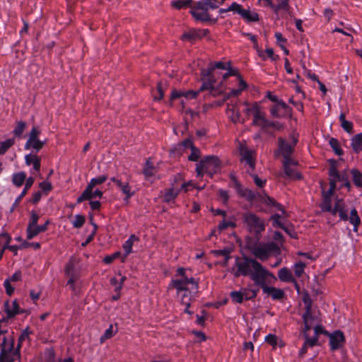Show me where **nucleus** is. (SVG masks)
<instances>
[{
    "instance_id": "43",
    "label": "nucleus",
    "mask_w": 362,
    "mask_h": 362,
    "mask_svg": "<svg viewBox=\"0 0 362 362\" xmlns=\"http://www.w3.org/2000/svg\"><path fill=\"white\" fill-rule=\"evenodd\" d=\"M155 172L156 170L153 165V163L149 160H148L146 163V165L143 170L144 175L146 176V177L148 178L154 175Z\"/></svg>"
},
{
    "instance_id": "60",
    "label": "nucleus",
    "mask_w": 362,
    "mask_h": 362,
    "mask_svg": "<svg viewBox=\"0 0 362 362\" xmlns=\"http://www.w3.org/2000/svg\"><path fill=\"white\" fill-rule=\"evenodd\" d=\"M234 226H235V224L233 223L223 220L218 226V229L219 230H223L228 227H234Z\"/></svg>"
},
{
    "instance_id": "63",
    "label": "nucleus",
    "mask_w": 362,
    "mask_h": 362,
    "mask_svg": "<svg viewBox=\"0 0 362 362\" xmlns=\"http://www.w3.org/2000/svg\"><path fill=\"white\" fill-rule=\"evenodd\" d=\"M218 195H219V197L221 198V199L222 200V202L226 204L228 199H229V196H228V192L226 191V190H223V189H219L218 190Z\"/></svg>"
},
{
    "instance_id": "5",
    "label": "nucleus",
    "mask_w": 362,
    "mask_h": 362,
    "mask_svg": "<svg viewBox=\"0 0 362 362\" xmlns=\"http://www.w3.org/2000/svg\"><path fill=\"white\" fill-rule=\"evenodd\" d=\"M247 247L251 254L261 261L267 260L273 254L279 255L280 250L274 242L258 243L253 242L250 238L247 241Z\"/></svg>"
},
{
    "instance_id": "42",
    "label": "nucleus",
    "mask_w": 362,
    "mask_h": 362,
    "mask_svg": "<svg viewBox=\"0 0 362 362\" xmlns=\"http://www.w3.org/2000/svg\"><path fill=\"white\" fill-rule=\"evenodd\" d=\"M107 176L106 175H101L97 177L92 178L88 185V189H90L91 187H95L96 185H99L103 184L107 180Z\"/></svg>"
},
{
    "instance_id": "34",
    "label": "nucleus",
    "mask_w": 362,
    "mask_h": 362,
    "mask_svg": "<svg viewBox=\"0 0 362 362\" xmlns=\"http://www.w3.org/2000/svg\"><path fill=\"white\" fill-rule=\"evenodd\" d=\"M138 240V238L135 235H131L123 245L125 255H128L132 252V245L135 241Z\"/></svg>"
},
{
    "instance_id": "51",
    "label": "nucleus",
    "mask_w": 362,
    "mask_h": 362,
    "mask_svg": "<svg viewBox=\"0 0 362 362\" xmlns=\"http://www.w3.org/2000/svg\"><path fill=\"white\" fill-rule=\"evenodd\" d=\"M304 337L305 338L304 343H305L308 346L313 347L317 344L318 337H315V335L312 337H310L308 332H304Z\"/></svg>"
},
{
    "instance_id": "59",
    "label": "nucleus",
    "mask_w": 362,
    "mask_h": 362,
    "mask_svg": "<svg viewBox=\"0 0 362 362\" xmlns=\"http://www.w3.org/2000/svg\"><path fill=\"white\" fill-rule=\"evenodd\" d=\"M193 188H197V187L192 183V182L189 181L182 184L181 188L180 189L187 192V191ZM197 189H199L200 188L197 187Z\"/></svg>"
},
{
    "instance_id": "12",
    "label": "nucleus",
    "mask_w": 362,
    "mask_h": 362,
    "mask_svg": "<svg viewBox=\"0 0 362 362\" xmlns=\"http://www.w3.org/2000/svg\"><path fill=\"white\" fill-rule=\"evenodd\" d=\"M297 138L294 135L289 136V141L286 142L283 138H279V151L282 154L284 160H291V155L294 146L297 144Z\"/></svg>"
},
{
    "instance_id": "52",
    "label": "nucleus",
    "mask_w": 362,
    "mask_h": 362,
    "mask_svg": "<svg viewBox=\"0 0 362 362\" xmlns=\"http://www.w3.org/2000/svg\"><path fill=\"white\" fill-rule=\"evenodd\" d=\"M85 223V217L80 214H77L75 216V218L72 222V225L76 228H79L82 227V226Z\"/></svg>"
},
{
    "instance_id": "32",
    "label": "nucleus",
    "mask_w": 362,
    "mask_h": 362,
    "mask_svg": "<svg viewBox=\"0 0 362 362\" xmlns=\"http://www.w3.org/2000/svg\"><path fill=\"white\" fill-rule=\"evenodd\" d=\"M192 0H174L171 1V5L176 9H182L193 6Z\"/></svg>"
},
{
    "instance_id": "55",
    "label": "nucleus",
    "mask_w": 362,
    "mask_h": 362,
    "mask_svg": "<svg viewBox=\"0 0 362 362\" xmlns=\"http://www.w3.org/2000/svg\"><path fill=\"white\" fill-rule=\"evenodd\" d=\"M265 341L273 347H275L278 345L279 339L274 334H268L265 337Z\"/></svg>"
},
{
    "instance_id": "21",
    "label": "nucleus",
    "mask_w": 362,
    "mask_h": 362,
    "mask_svg": "<svg viewBox=\"0 0 362 362\" xmlns=\"http://www.w3.org/2000/svg\"><path fill=\"white\" fill-rule=\"evenodd\" d=\"M49 223V221H47L45 224L38 226L37 224L32 226H28L27 228V239L31 240L34 237L37 236L39 233L45 232L47 229V226Z\"/></svg>"
},
{
    "instance_id": "48",
    "label": "nucleus",
    "mask_w": 362,
    "mask_h": 362,
    "mask_svg": "<svg viewBox=\"0 0 362 362\" xmlns=\"http://www.w3.org/2000/svg\"><path fill=\"white\" fill-rule=\"evenodd\" d=\"M329 144L337 155L341 156L343 153L337 139L331 138L329 141Z\"/></svg>"
},
{
    "instance_id": "7",
    "label": "nucleus",
    "mask_w": 362,
    "mask_h": 362,
    "mask_svg": "<svg viewBox=\"0 0 362 362\" xmlns=\"http://www.w3.org/2000/svg\"><path fill=\"white\" fill-rule=\"evenodd\" d=\"M220 160L216 156H206L197 165L196 172L198 177L208 174L212 177L213 175L216 173L220 169Z\"/></svg>"
},
{
    "instance_id": "36",
    "label": "nucleus",
    "mask_w": 362,
    "mask_h": 362,
    "mask_svg": "<svg viewBox=\"0 0 362 362\" xmlns=\"http://www.w3.org/2000/svg\"><path fill=\"white\" fill-rule=\"evenodd\" d=\"M348 219H349L350 223L354 225V230L356 232L358 230V226L361 223V219L358 215L357 211L355 209H353L351 211L350 217H348Z\"/></svg>"
},
{
    "instance_id": "28",
    "label": "nucleus",
    "mask_w": 362,
    "mask_h": 362,
    "mask_svg": "<svg viewBox=\"0 0 362 362\" xmlns=\"http://www.w3.org/2000/svg\"><path fill=\"white\" fill-rule=\"evenodd\" d=\"M201 33V30H190L187 33H184L182 35V38L183 40H194L197 38L201 37L202 35H207L208 31L204 30L202 31V33Z\"/></svg>"
},
{
    "instance_id": "25",
    "label": "nucleus",
    "mask_w": 362,
    "mask_h": 362,
    "mask_svg": "<svg viewBox=\"0 0 362 362\" xmlns=\"http://www.w3.org/2000/svg\"><path fill=\"white\" fill-rule=\"evenodd\" d=\"M211 68H214L216 70L226 71V72L222 74L223 81L227 78L228 76L235 74L234 72L230 69V64L229 62L227 64L222 62H216L214 65L212 66Z\"/></svg>"
},
{
    "instance_id": "61",
    "label": "nucleus",
    "mask_w": 362,
    "mask_h": 362,
    "mask_svg": "<svg viewBox=\"0 0 362 362\" xmlns=\"http://www.w3.org/2000/svg\"><path fill=\"white\" fill-rule=\"evenodd\" d=\"M157 92L158 95H153L154 100H161L164 95V90L160 83H158L157 85Z\"/></svg>"
},
{
    "instance_id": "26",
    "label": "nucleus",
    "mask_w": 362,
    "mask_h": 362,
    "mask_svg": "<svg viewBox=\"0 0 362 362\" xmlns=\"http://www.w3.org/2000/svg\"><path fill=\"white\" fill-rule=\"evenodd\" d=\"M278 277L283 282H294V277L287 267H283L279 270Z\"/></svg>"
},
{
    "instance_id": "1",
    "label": "nucleus",
    "mask_w": 362,
    "mask_h": 362,
    "mask_svg": "<svg viewBox=\"0 0 362 362\" xmlns=\"http://www.w3.org/2000/svg\"><path fill=\"white\" fill-rule=\"evenodd\" d=\"M235 266L238 269L234 273L235 276H249L255 285L261 287L263 293L271 296L272 299L281 300L284 298L283 290L267 286L269 284H274L276 281L275 275L255 259L244 257L242 260H236Z\"/></svg>"
},
{
    "instance_id": "47",
    "label": "nucleus",
    "mask_w": 362,
    "mask_h": 362,
    "mask_svg": "<svg viewBox=\"0 0 362 362\" xmlns=\"http://www.w3.org/2000/svg\"><path fill=\"white\" fill-rule=\"evenodd\" d=\"M305 266H306V264L302 262H296L293 265V271H294L295 275L297 277H300L303 275V274L304 273V269H305Z\"/></svg>"
},
{
    "instance_id": "11",
    "label": "nucleus",
    "mask_w": 362,
    "mask_h": 362,
    "mask_svg": "<svg viewBox=\"0 0 362 362\" xmlns=\"http://www.w3.org/2000/svg\"><path fill=\"white\" fill-rule=\"evenodd\" d=\"M239 151L241 161L248 165L247 171L251 174L255 167V151L248 148L245 144H240Z\"/></svg>"
},
{
    "instance_id": "41",
    "label": "nucleus",
    "mask_w": 362,
    "mask_h": 362,
    "mask_svg": "<svg viewBox=\"0 0 362 362\" xmlns=\"http://www.w3.org/2000/svg\"><path fill=\"white\" fill-rule=\"evenodd\" d=\"M339 120L341 122V125L342 128L347 132L351 133L353 129L352 122L346 120L345 115L344 113H341L339 115Z\"/></svg>"
},
{
    "instance_id": "53",
    "label": "nucleus",
    "mask_w": 362,
    "mask_h": 362,
    "mask_svg": "<svg viewBox=\"0 0 362 362\" xmlns=\"http://www.w3.org/2000/svg\"><path fill=\"white\" fill-rule=\"evenodd\" d=\"M267 123L262 126V129H267L269 127H274L276 130L280 131L284 128V125L278 122H270L267 119Z\"/></svg>"
},
{
    "instance_id": "14",
    "label": "nucleus",
    "mask_w": 362,
    "mask_h": 362,
    "mask_svg": "<svg viewBox=\"0 0 362 362\" xmlns=\"http://www.w3.org/2000/svg\"><path fill=\"white\" fill-rule=\"evenodd\" d=\"M40 134V131L38 129V128L33 127L30 132L29 134V138L25 145V148L26 149H29L30 148L39 151L40 150L43 146L46 144L47 140L40 141L38 139V136Z\"/></svg>"
},
{
    "instance_id": "20",
    "label": "nucleus",
    "mask_w": 362,
    "mask_h": 362,
    "mask_svg": "<svg viewBox=\"0 0 362 362\" xmlns=\"http://www.w3.org/2000/svg\"><path fill=\"white\" fill-rule=\"evenodd\" d=\"M344 342V336L341 332L337 331L329 335V344L332 350L341 348Z\"/></svg>"
},
{
    "instance_id": "4",
    "label": "nucleus",
    "mask_w": 362,
    "mask_h": 362,
    "mask_svg": "<svg viewBox=\"0 0 362 362\" xmlns=\"http://www.w3.org/2000/svg\"><path fill=\"white\" fill-rule=\"evenodd\" d=\"M334 182H331L329 188L327 191L322 189V201L320 207L323 211H328L335 215L339 214L340 218L343 221L348 220L347 210L345 209V204L342 199L337 198L334 202V206H332V198L334 193Z\"/></svg>"
},
{
    "instance_id": "19",
    "label": "nucleus",
    "mask_w": 362,
    "mask_h": 362,
    "mask_svg": "<svg viewBox=\"0 0 362 362\" xmlns=\"http://www.w3.org/2000/svg\"><path fill=\"white\" fill-rule=\"evenodd\" d=\"M296 163L291 160H284V173L289 178L299 180L301 178V175L296 171V168L293 167L296 165Z\"/></svg>"
},
{
    "instance_id": "57",
    "label": "nucleus",
    "mask_w": 362,
    "mask_h": 362,
    "mask_svg": "<svg viewBox=\"0 0 362 362\" xmlns=\"http://www.w3.org/2000/svg\"><path fill=\"white\" fill-rule=\"evenodd\" d=\"M191 154L189 156L188 159L192 161H197L199 156H200V152L198 148H197L195 146L191 148Z\"/></svg>"
},
{
    "instance_id": "54",
    "label": "nucleus",
    "mask_w": 362,
    "mask_h": 362,
    "mask_svg": "<svg viewBox=\"0 0 362 362\" xmlns=\"http://www.w3.org/2000/svg\"><path fill=\"white\" fill-rule=\"evenodd\" d=\"M231 299L235 303H240L243 301L244 296L240 291H233L230 293Z\"/></svg>"
},
{
    "instance_id": "33",
    "label": "nucleus",
    "mask_w": 362,
    "mask_h": 362,
    "mask_svg": "<svg viewBox=\"0 0 362 362\" xmlns=\"http://www.w3.org/2000/svg\"><path fill=\"white\" fill-rule=\"evenodd\" d=\"M26 179V174L24 172L14 173L12 176V182L13 185L18 187L22 186Z\"/></svg>"
},
{
    "instance_id": "30",
    "label": "nucleus",
    "mask_w": 362,
    "mask_h": 362,
    "mask_svg": "<svg viewBox=\"0 0 362 362\" xmlns=\"http://www.w3.org/2000/svg\"><path fill=\"white\" fill-rule=\"evenodd\" d=\"M5 310L9 317H12L19 313L18 304L16 300L5 303Z\"/></svg>"
},
{
    "instance_id": "46",
    "label": "nucleus",
    "mask_w": 362,
    "mask_h": 362,
    "mask_svg": "<svg viewBox=\"0 0 362 362\" xmlns=\"http://www.w3.org/2000/svg\"><path fill=\"white\" fill-rule=\"evenodd\" d=\"M33 183H34L33 177H30L26 180L25 187H24L23 192H21V194H20V196L16 199V203H18L21 201V199L23 198V197H24L25 195V194L27 193V191L33 185Z\"/></svg>"
},
{
    "instance_id": "56",
    "label": "nucleus",
    "mask_w": 362,
    "mask_h": 362,
    "mask_svg": "<svg viewBox=\"0 0 362 362\" xmlns=\"http://www.w3.org/2000/svg\"><path fill=\"white\" fill-rule=\"evenodd\" d=\"M25 128V123L23 122H21V121L18 122L17 123V126L16 127V128L13 130L14 135H16L17 136H20L22 134V133L23 132Z\"/></svg>"
},
{
    "instance_id": "37",
    "label": "nucleus",
    "mask_w": 362,
    "mask_h": 362,
    "mask_svg": "<svg viewBox=\"0 0 362 362\" xmlns=\"http://www.w3.org/2000/svg\"><path fill=\"white\" fill-rule=\"evenodd\" d=\"M354 151L358 153L362 150V133L356 135L351 140Z\"/></svg>"
},
{
    "instance_id": "50",
    "label": "nucleus",
    "mask_w": 362,
    "mask_h": 362,
    "mask_svg": "<svg viewBox=\"0 0 362 362\" xmlns=\"http://www.w3.org/2000/svg\"><path fill=\"white\" fill-rule=\"evenodd\" d=\"M115 333L116 332L113 331V326L111 325L109 328L105 330L103 335L101 336L100 339V343H103L105 340L112 338Z\"/></svg>"
},
{
    "instance_id": "38",
    "label": "nucleus",
    "mask_w": 362,
    "mask_h": 362,
    "mask_svg": "<svg viewBox=\"0 0 362 362\" xmlns=\"http://www.w3.org/2000/svg\"><path fill=\"white\" fill-rule=\"evenodd\" d=\"M76 264H77V262H76V259H74V257L70 258V259L69 260V262L65 267V273H66V276L78 274V273L75 269Z\"/></svg>"
},
{
    "instance_id": "27",
    "label": "nucleus",
    "mask_w": 362,
    "mask_h": 362,
    "mask_svg": "<svg viewBox=\"0 0 362 362\" xmlns=\"http://www.w3.org/2000/svg\"><path fill=\"white\" fill-rule=\"evenodd\" d=\"M25 163L28 165H33V170L39 172L40 169V159L36 155L28 154L25 156Z\"/></svg>"
},
{
    "instance_id": "62",
    "label": "nucleus",
    "mask_w": 362,
    "mask_h": 362,
    "mask_svg": "<svg viewBox=\"0 0 362 362\" xmlns=\"http://www.w3.org/2000/svg\"><path fill=\"white\" fill-rule=\"evenodd\" d=\"M4 287L6 288V293L9 296L12 295L14 291V288L11 286V281L9 279H6L4 281Z\"/></svg>"
},
{
    "instance_id": "15",
    "label": "nucleus",
    "mask_w": 362,
    "mask_h": 362,
    "mask_svg": "<svg viewBox=\"0 0 362 362\" xmlns=\"http://www.w3.org/2000/svg\"><path fill=\"white\" fill-rule=\"evenodd\" d=\"M208 10V7L203 6L200 1H198L191 7L190 13L197 21H208L210 20Z\"/></svg>"
},
{
    "instance_id": "8",
    "label": "nucleus",
    "mask_w": 362,
    "mask_h": 362,
    "mask_svg": "<svg viewBox=\"0 0 362 362\" xmlns=\"http://www.w3.org/2000/svg\"><path fill=\"white\" fill-rule=\"evenodd\" d=\"M14 340L12 337H4L0 344V362H13L18 351L13 349Z\"/></svg>"
},
{
    "instance_id": "29",
    "label": "nucleus",
    "mask_w": 362,
    "mask_h": 362,
    "mask_svg": "<svg viewBox=\"0 0 362 362\" xmlns=\"http://www.w3.org/2000/svg\"><path fill=\"white\" fill-rule=\"evenodd\" d=\"M180 189L175 188L174 187L167 189L163 192V201L165 202H170L174 200L178 195Z\"/></svg>"
},
{
    "instance_id": "31",
    "label": "nucleus",
    "mask_w": 362,
    "mask_h": 362,
    "mask_svg": "<svg viewBox=\"0 0 362 362\" xmlns=\"http://www.w3.org/2000/svg\"><path fill=\"white\" fill-rule=\"evenodd\" d=\"M238 82H239V88L238 89H232L230 93L227 95L226 97V99H228L230 97L232 96H238L239 95L241 92L246 88L247 85L246 83L239 76L238 78Z\"/></svg>"
},
{
    "instance_id": "9",
    "label": "nucleus",
    "mask_w": 362,
    "mask_h": 362,
    "mask_svg": "<svg viewBox=\"0 0 362 362\" xmlns=\"http://www.w3.org/2000/svg\"><path fill=\"white\" fill-rule=\"evenodd\" d=\"M245 105H246V108L245 110V114L247 115H252L254 117L252 122L254 125L262 128L264 124H267V119L265 118V113L262 110L257 103L252 105L245 103Z\"/></svg>"
},
{
    "instance_id": "16",
    "label": "nucleus",
    "mask_w": 362,
    "mask_h": 362,
    "mask_svg": "<svg viewBox=\"0 0 362 362\" xmlns=\"http://www.w3.org/2000/svg\"><path fill=\"white\" fill-rule=\"evenodd\" d=\"M270 112L274 117H284L291 115V109L285 102L281 100L271 107Z\"/></svg>"
},
{
    "instance_id": "44",
    "label": "nucleus",
    "mask_w": 362,
    "mask_h": 362,
    "mask_svg": "<svg viewBox=\"0 0 362 362\" xmlns=\"http://www.w3.org/2000/svg\"><path fill=\"white\" fill-rule=\"evenodd\" d=\"M14 144V139H8L0 142V155L4 154Z\"/></svg>"
},
{
    "instance_id": "39",
    "label": "nucleus",
    "mask_w": 362,
    "mask_h": 362,
    "mask_svg": "<svg viewBox=\"0 0 362 362\" xmlns=\"http://www.w3.org/2000/svg\"><path fill=\"white\" fill-rule=\"evenodd\" d=\"M351 174L354 185L357 187L362 188V173L358 170L354 168L351 170Z\"/></svg>"
},
{
    "instance_id": "40",
    "label": "nucleus",
    "mask_w": 362,
    "mask_h": 362,
    "mask_svg": "<svg viewBox=\"0 0 362 362\" xmlns=\"http://www.w3.org/2000/svg\"><path fill=\"white\" fill-rule=\"evenodd\" d=\"M243 35L247 37L248 39H250L252 42L253 47L258 52L259 56L264 59L265 57H264L262 52L259 49V45L257 43V37L251 33H243Z\"/></svg>"
},
{
    "instance_id": "58",
    "label": "nucleus",
    "mask_w": 362,
    "mask_h": 362,
    "mask_svg": "<svg viewBox=\"0 0 362 362\" xmlns=\"http://www.w3.org/2000/svg\"><path fill=\"white\" fill-rule=\"evenodd\" d=\"M39 216L35 212L32 211L28 226H32L37 224Z\"/></svg>"
},
{
    "instance_id": "3",
    "label": "nucleus",
    "mask_w": 362,
    "mask_h": 362,
    "mask_svg": "<svg viewBox=\"0 0 362 362\" xmlns=\"http://www.w3.org/2000/svg\"><path fill=\"white\" fill-rule=\"evenodd\" d=\"M175 288L181 303L186 306L185 312L189 313V307L191 304L193 294L198 292V282L186 274L184 268L177 270L175 278L170 281L168 289Z\"/></svg>"
},
{
    "instance_id": "6",
    "label": "nucleus",
    "mask_w": 362,
    "mask_h": 362,
    "mask_svg": "<svg viewBox=\"0 0 362 362\" xmlns=\"http://www.w3.org/2000/svg\"><path fill=\"white\" fill-rule=\"evenodd\" d=\"M243 220L250 234L259 240L261 233L265 230L264 221L252 212L245 213L243 215Z\"/></svg>"
},
{
    "instance_id": "22",
    "label": "nucleus",
    "mask_w": 362,
    "mask_h": 362,
    "mask_svg": "<svg viewBox=\"0 0 362 362\" xmlns=\"http://www.w3.org/2000/svg\"><path fill=\"white\" fill-rule=\"evenodd\" d=\"M269 202L275 205L276 208L281 211V214H274L272 216V219L273 221V226H278L279 228H284V222L283 219L284 218L285 211L283 209V207L281 204L275 203L274 200L272 199H269Z\"/></svg>"
},
{
    "instance_id": "35",
    "label": "nucleus",
    "mask_w": 362,
    "mask_h": 362,
    "mask_svg": "<svg viewBox=\"0 0 362 362\" xmlns=\"http://www.w3.org/2000/svg\"><path fill=\"white\" fill-rule=\"evenodd\" d=\"M288 1L289 0H277L278 4L276 5L273 4L272 8L276 13H278V12L281 10L287 11L289 9Z\"/></svg>"
},
{
    "instance_id": "18",
    "label": "nucleus",
    "mask_w": 362,
    "mask_h": 362,
    "mask_svg": "<svg viewBox=\"0 0 362 362\" xmlns=\"http://www.w3.org/2000/svg\"><path fill=\"white\" fill-rule=\"evenodd\" d=\"M103 192L98 189H94V187H91L88 189V185H87L85 190L83 192L81 196L77 199V203H81L85 200H90L94 198H102Z\"/></svg>"
},
{
    "instance_id": "23",
    "label": "nucleus",
    "mask_w": 362,
    "mask_h": 362,
    "mask_svg": "<svg viewBox=\"0 0 362 362\" xmlns=\"http://www.w3.org/2000/svg\"><path fill=\"white\" fill-rule=\"evenodd\" d=\"M305 327L303 332H309L315 325V319L310 314V305H307L306 311L303 315Z\"/></svg>"
},
{
    "instance_id": "45",
    "label": "nucleus",
    "mask_w": 362,
    "mask_h": 362,
    "mask_svg": "<svg viewBox=\"0 0 362 362\" xmlns=\"http://www.w3.org/2000/svg\"><path fill=\"white\" fill-rule=\"evenodd\" d=\"M11 240L10 236L7 233H1L0 234V250L4 251Z\"/></svg>"
},
{
    "instance_id": "49",
    "label": "nucleus",
    "mask_w": 362,
    "mask_h": 362,
    "mask_svg": "<svg viewBox=\"0 0 362 362\" xmlns=\"http://www.w3.org/2000/svg\"><path fill=\"white\" fill-rule=\"evenodd\" d=\"M201 4L209 9H216L219 7L218 0H200Z\"/></svg>"
},
{
    "instance_id": "64",
    "label": "nucleus",
    "mask_w": 362,
    "mask_h": 362,
    "mask_svg": "<svg viewBox=\"0 0 362 362\" xmlns=\"http://www.w3.org/2000/svg\"><path fill=\"white\" fill-rule=\"evenodd\" d=\"M180 148H192L194 147V144H192V141L190 139H186L180 145Z\"/></svg>"
},
{
    "instance_id": "24",
    "label": "nucleus",
    "mask_w": 362,
    "mask_h": 362,
    "mask_svg": "<svg viewBox=\"0 0 362 362\" xmlns=\"http://www.w3.org/2000/svg\"><path fill=\"white\" fill-rule=\"evenodd\" d=\"M226 113L233 122L236 123L240 121V112L236 104H228Z\"/></svg>"
},
{
    "instance_id": "17",
    "label": "nucleus",
    "mask_w": 362,
    "mask_h": 362,
    "mask_svg": "<svg viewBox=\"0 0 362 362\" xmlns=\"http://www.w3.org/2000/svg\"><path fill=\"white\" fill-rule=\"evenodd\" d=\"M111 181L115 182L117 187L120 189L123 194L125 195L124 199L126 203L129 202V199L134 195V192L132 190L129 182H122L119 179L115 177H111Z\"/></svg>"
},
{
    "instance_id": "13",
    "label": "nucleus",
    "mask_w": 362,
    "mask_h": 362,
    "mask_svg": "<svg viewBox=\"0 0 362 362\" xmlns=\"http://www.w3.org/2000/svg\"><path fill=\"white\" fill-rule=\"evenodd\" d=\"M231 8L234 9L235 13L239 14L247 23L257 22L259 20L257 12L250 9H245L240 4L236 2L232 4Z\"/></svg>"
},
{
    "instance_id": "2",
    "label": "nucleus",
    "mask_w": 362,
    "mask_h": 362,
    "mask_svg": "<svg viewBox=\"0 0 362 362\" xmlns=\"http://www.w3.org/2000/svg\"><path fill=\"white\" fill-rule=\"evenodd\" d=\"M222 73L219 70L214 68L203 69L202 71V85L198 91L194 90H173L171 92L170 100H173L177 98H184L186 100L195 98L200 91L209 90L214 95H218L223 92V81L216 85L218 79L221 77Z\"/></svg>"
},
{
    "instance_id": "10",
    "label": "nucleus",
    "mask_w": 362,
    "mask_h": 362,
    "mask_svg": "<svg viewBox=\"0 0 362 362\" xmlns=\"http://www.w3.org/2000/svg\"><path fill=\"white\" fill-rule=\"evenodd\" d=\"M330 168L329 170V184L332 181L334 182V189H336V184L337 182H342L344 186L347 187L349 190L351 188V184L348 179V174L344 170L341 174H339L337 171V162L334 160H330Z\"/></svg>"
}]
</instances>
